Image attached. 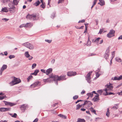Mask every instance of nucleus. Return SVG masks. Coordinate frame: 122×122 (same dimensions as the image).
<instances>
[{"mask_svg":"<svg viewBox=\"0 0 122 122\" xmlns=\"http://www.w3.org/2000/svg\"><path fill=\"white\" fill-rule=\"evenodd\" d=\"M105 91L104 89L99 90L97 91V95L99 96L101 95L103 93V94L104 95L103 93L106 94V93H105Z\"/></svg>","mask_w":122,"mask_h":122,"instance_id":"nucleus-9","label":"nucleus"},{"mask_svg":"<svg viewBox=\"0 0 122 122\" xmlns=\"http://www.w3.org/2000/svg\"><path fill=\"white\" fill-rule=\"evenodd\" d=\"M8 19H7L6 18H4L2 19L3 20H4L5 21H7L9 20Z\"/></svg>","mask_w":122,"mask_h":122,"instance_id":"nucleus-52","label":"nucleus"},{"mask_svg":"<svg viewBox=\"0 0 122 122\" xmlns=\"http://www.w3.org/2000/svg\"><path fill=\"white\" fill-rule=\"evenodd\" d=\"M21 82L20 80L15 77H14L13 80L9 83L10 86H12L15 85Z\"/></svg>","mask_w":122,"mask_h":122,"instance_id":"nucleus-4","label":"nucleus"},{"mask_svg":"<svg viewBox=\"0 0 122 122\" xmlns=\"http://www.w3.org/2000/svg\"><path fill=\"white\" fill-rule=\"evenodd\" d=\"M58 116L60 117H61L62 118H63L66 119V117L65 116L61 114H59L58 115Z\"/></svg>","mask_w":122,"mask_h":122,"instance_id":"nucleus-35","label":"nucleus"},{"mask_svg":"<svg viewBox=\"0 0 122 122\" xmlns=\"http://www.w3.org/2000/svg\"><path fill=\"white\" fill-rule=\"evenodd\" d=\"M33 78V76L31 75L29 76L27 78V81L29 82L30 80Z\"/></svg>","mask_w":122,"mask_h":122,"instance_id":"nucleus-34","label":"nucleus"},{"mask_svg":"<svg viewBox=\"0 0 122 122\" xmlns=\"http://www.w3.org/2000/svg\"><path fill=\"white\" fill-rule=\"evenodd\" d=\"M38 120V119L37 118H36L35 120H34L33 122H37Z\"/></svg>","mask_w":122,"mask_h":122,"instance_id":"nucleus-56","label":"nucleus"},{"mask_svg":"<svg viewBox=\"0 0 122 122\" xmlns=\"http://www.w3.org/2000/svg\"><path fill=\"white\" fill-rule=\"evenodd\" d=\"M10 108L2 107L0 108V111L1 112H5L10 110Z\"/></svg>","mask_w":122,"mask_h":122,"instance_id":"nucleus-15","label":"nucleus"},{"mask_svg":"<svg viewBox=\"0 0 122 122\" xmlns=\"http://www.w3.org/2000/svg\"><path fill=\"white\" fill-rule=\"evenodd\" d=\"M4 102L5 105H9L10 106H12L15 105V104L10 102H7L5 101H4Z\"/></svg>","mask_w":122,"mask_h":122,"instance_id":"nucleus-12","label":"nucleus"},{"mask_svg":"<svg viewBox=\"0 0 122 122\" xmlns=\"http://www.w3.org/2000/svg\"><path fill=\"white\" fill-rule=\"evenodd\" d=\"M109 50H107L104 54V57L106 59H107L109 56Z\"/></svg>","mask_w":122,"mask_h":122,"instance_id":"nucleus-13","label":"nucleus"},{"mask_svg":"<svg viewBox=\"0 0 122 122\" xmlns=\"http://www.w3.org/2000/svg\"><path fill=\"white\" fill-rule=\"evenodd\" d=\"M58 103H55V104H54L52 106L53 107H55L56 105H57L58 104Z\"/></svg>","mask_w":122,"mask_h":122,"instance_id":"nucleus-62","label":"nucleus"},{"mask_svg":"<svg viewBox=\"0 0 122 122\" xmlns=\"http://www.w3.org/2000/svg\"><path fill=\"white\" fill-rule=\"evenodd\" d=\"M85 20H84V19H83V20H80L78 22V23H84V22H85Z\"/></svg>","mask_w":122,"mask_h":122,"instance_id":"nucleus-48","label":"nucleus"},{"mask_svg":"<svg viewBox=\"0 0 122 122\" xmlns=\"http://www.w3.org/2000/svg\"><path fill=\"white\" fill-rule=\"evenodd\" d=\"M92 72V71H91L89 72L88 73V74L86 76V79L87 81L89 83H90L91 82L90 80L91 79V77H90V76L91 75Z\"/></svg>","mask_w":122,"mask_h":122,"instance_id":"nucleus-6","label":"nucleus"},{"mask_svg":"<svg viewBox=\"0 0 122 122\" xmlns=\"http://www.w3.org/2000/svg\"><path fill=\"white\" fill-rule=\"evenodd\" d=\"M117 106H114L112 108V109L113 110L117 109L118 108V105L117 104Z\"/></svg>","mask_w":122,"mask_h":122,"instance_id":"nucleus-41","label":"nucleus"},{"mask_svg":"<svg viewBox=\"0 0 122 122\" xmlns=\"http://www.w3.org/2000/svg\"><path fill=\"white\" fill-rule=\"evenodd\" d=\"M78 97V96L77 95H75L73 97V99L74 100H75L77 99Z\"/></svg>","mask_w":122,"mask_h":122,"instance_id":"nucleus-46","label":"nucleus"},{"mask_svg":"<svg viewBox=\"0 0 122 122\" xmlns=\"http://www.w3.org/2000/svg\"><path fill=\"white\" fill-rule=\"evenodd\" d=\"M19 1V0H14L13 2L14 5H17Z\"/></svg>","mask_w":122,"mask_h":122,"instance_id":"nucleus-32","label":"nucleus"},{"mask_svg":"<svg viewBox=\"0 0 122 122\" xmlns=\"http://www.w3.org/2000/svg\"><path fill=\"white\" fill-rule=\"evenodd\" d=\"M87 104L88 105H92L93 104L92 103H91V102L89 101H88Z\"/></svg>","mask_w":122,"mask_h":122,"instance_id":"nucleus-49","label":"nucleus"},{"mask_svg":"<svg viewBox=\"0 0 122 122\" xmlns=\"http://www.w3.org/2000/svg\"><path fill=\"white\" fill-rule=\"evenodd\" d=\"M101 39V38L100 37L98 38H95L93 39L92 41V42H96L97 43H98L100 39Z\"/></svg>","mask_w":122,"mask_h":122,"instance_id":"nucleus-16","label":"nucleus"},{"mask_svg":"<svg viewBox=\"0 0 122 122\" xmlns=\"http://www.w3.org/2000/svg\"><path fill=\"white\" fill-rule=\"evenodd\" d=\"M110 113L109 112V110L108 108L107 109V111L106 112V115L108 117L109 116Z\"/></svg>","mask_w":122,"mask_h":122,"instance_id":"nucleus-37","label":"nucleus"},{"mask_svg":"<svg viewBox=\"0 0 122 122\" xmlns=\"http://www.w3.org/2000/svg\"><path fill=\"white\" fill-rule=\"evenodd\" d=\"M52 71V68H49L46 70V74L48 75L51 73Z\"/></svg>","mask_w":122,"mask_h":122,"instance_id":"nucleus-18","label":"nucleus"},{"mask_svg":"<svg viewBox=\"0 0 122 122\" xmlns=\"http://www.w3.org/2000/svg\"><path fill=\"white\" fill-rule=\"evenodd\" d=\"M20 108L21 110L24 111L26 109V107L23 105L21 106Z\"/></svg>","mask_w":122,"mask_h":122,"instance_id":"nucleus-29","label":"nucleus"},{"mask_svg":"<svg viewBox=\"0 0 122 122\" xmlns=\"http://www.w3.org/2000/svg\"><path fill=\"white\" fill-rule=\"evenodd\" d=\"M41 71L42 72L44 73H45L46 74V71L45 70L41 69Z\"/></svg>","mask_w":122,"mask_h":122,"instance_id":"nucleus-53","label":"nucleus"},{"mask_svg":"<svg viewBox=\"0 0 122 122\" xmlns=\"http://www.w3.org/2000/svg\"><path fill=\"white\" fill-rule=\"evenodd\" d=\"M17 116V114L15 113L12 116V117H14L16 118Z\"/></svg>","mask_w":122,"mask_h":122,"instance_id":"nucleus-51","label":"nucleus"},{"mask_svg":"<svg viewBox=\"0 0 122 122\" xmlns=\"http://www.w3.org/2000/svg\"><path fill=\"white\" fill-rule=\"evenodd\" d=\"M118 94L120 95H122V92H118Z\"/></svg>","mask_w":122,"mask_h":122,"instance_id":"nucleus-64","label":"nucleus"},{"mask_svg":"<svg viewBox=\"0 0 122 122\" xmlns=\"http://www.w3.org/2000/svg\"><path fill=\"white\" fill-rule=\"evenodd\" d=\"M1 11L2 12H8V10L7 8L6 7L2 8Z\"/></svg>","mask_w":122,"mask_h":122,"instance_id":"nucleus-21","label":"nucleus"},{"mask_svg":"<svg viewBox=\"0 0 122 122\" xmlns=\"http://www.w3.org/2000/svg\"><path fill=\"white\" fill-rule=\"evenodd\" d=\"M76 73L75 72L69 71L67 72V75L68 76H71L76 75Z\"/></svg>","mask_w":122,"mask_h":122,"instance_id":"nucleus-10","label":"nucleus"},{"mask_svg":"<svg viewBox=\"0 0 122 122\" xmlns=\"http://www.w3.org/2000/svg\"><path fill=\"white\" fill-rule=\"evenodd\" d=\"M40 82L38 81H37L35 82L33 84L31 85L30 86V87L31 88H34L35 87L38 86L39 85H40Z\"/></svg>","mask_w":122,"mask_h":122,"instance_id":"nucleus-8","label":"nucleus"},{"mask_svg":"<svg viewBox=\"0 0 122 122\" xmlns=\"http://www.w3.org/2000/svg\"><path fill=\"white\" fill-rule=\"evenodd\" d=\"M40 0L41 3V5H40V7L44 9L46 7L45 2L43 0Z\"/></svg>","mask_w":122,"mask_h":122,"instance_id":"nucleus-17","label":"nucleus"},{"mask_svg":"<svg viewBox=\"0 0 122 122\" xmlns=\"http://www.w3.org/2000/svg\"><path fill=\"white\" fill-rule=\"evenodd\" d=\"M96 75L97 77H98L100 76V75L98 72H97L96 73Z\"/></svg>","mask_w":122,"mask_h":122,"instance_id":"nucleus-55","label":"nucleus"},{"mask_svg":"<svg viewBox=\"0 0 122 122\" xmlns=\"http://www.w3.org/2000/svg\"><path fill=\"white\" fill-rule=\"evenodd\" d=\"M112 59L115 56V52L114 51L112 52Z\"/></svg>","mask_w":122,"mask_h":122,"instance_id":"nucleus-40","label":"nucleus"},{"mask_svg":"<svg viewBox=\"0 0 122 122\" xmlns=\"http://www.w3.org/2000/svg\"><path fill=\"white\" fill-rule=\"evenodd\" d=\"M64 1V0H59L58 3V4L62 3Z\"/></svg>","mask_w":122,"mask_h":122,"instance_id":"nucleus-50","label":"nucleus"},{"mask_svg":"<svg viewBox=\"0 0 122 122\" xmlns=\"http://www.w3.org/2000/svg\"><path fill=\"white\" fill-rule=\"evenodd\" d=\"M4 55L5 56H7L8 55V53L6 51H5L4 52Z\"/></svg>","mask_w":122,"mask_h":122,"instance_id":"nucleus-61","label":"nucleus"},{"mask_svg":"<svg viewBox=\"0 0 122 122\" xmlns=\"http://www.w3.org/2000/svg\"><path fill=\"white\" fill-rule=\"evenodd\" d=\"M85 92V91L84 90H83L81 92V94H84Z\"/></svg>","mask_w":122,"mask_h":122,"instance_id":"nucleus-57","label":"nucleus"},{"mask_svg":"<svg viewBox=\"0 0 122 122\" xmlns=\"http://www.w3.org/2000/svg\"><path fill=\"white\" fill-rule=\"evenodd\" d=\"M87 102H88V101H85L84 102V103L83 104V105H85L86 104H87Z\"/></svg>","mask_w":122,"mask_h":122,"instance_id":"nucleus-60","label":"nucleus"},{"mask_svg":"<svg viewBox=\"0 0 122 122\" xmlns=\"http://www.w3.org/2000/svg\"><path fill=\"white\" fill-rule=\"evenodd\" d=\"M122 39V36H120L118 38V39L119 40Z\"/></svg>","mask_w":122,"mask_h":122,"instance_id":"nucleus-63","label":"nucleus"},{"mask_svg":"<svg viewBox=\"0 0 122 122\" xmlns=\"http://www.w3.org/2000/svg\"><path fill=\"white\" fill-rule=\"evenodd\" d=\"M103 42V40L102 39H101L100 40V41L99 42V44H102Z\"/></svg>","mask_w":122,"mask_h":122,"instance_id":"nucleus-58","label":"nucleus"},{"mask_svg":"<svg viewBox=\"0 0 122 122\" xmlns=\"http://www.w3.org/2000/svg\"><path fill=\"white\" fill-rule=\"evenodd\" d=\"M32 17V19L34 20L36 19V14H33L31 15Z\"/></svg>","mask_w":122,"mask_h":122,"instance_id":"nucleus-26","label":"nucleus"},{"mask_svg":"<svg viewBox=\"0 0 122 122\" xmlns=\"http://www.w3.org/2000/svg\"><path fill=\"white\" fill-rule=\"evenodd\" d=\"M40 3L41 2L39 0H38L33 4V5L36 6H37L39 5Z\"/></svg>","mask_w":122,"mask_h":122,"instance_id":"nucleus-23","label":"nucleus"},{"mask_svg":"<svg viewBox=\"0 0 122 122\" xmlns=\"http://www.w3.org/2000/svg\"><path fill=\"white\" fill-rule=\"evenodd\" d=\"M8 5L10 7L9 8V11L11 13L14 12L15 9V5H14V2L13 3L11 2H10Z\"/></svg>","mask_w":122,"mask_h":122,"instance_id":"nucleus-3","label":"nucleus"},{"mask_svg":"<svg viewBox=\"0 0 122 122\" xmlns=\"http://www.w3.org/2000/svg\"><path fill=\"white\" fill-rule=\"evenodd\" d=\"M99 0L100 3H99L98 4H100V5L101 6H102L104 5L105 2L104 1L102 0Z\"/></svg>","mask_w":122,"mask_h":122,"instance_id":"nucleus-24","label":"nucleus"},{"mask_svg":"<svg viewBox=\"0 0 122 122\" xmlns=\"http://www.w3.org/2000/svg\"><path fill=\"white\" fill-rule=\"evenodd\" d=\"M15 57V56L12 55H11L9 56V58L10 59H11L12 58H14Z\"/></svg>","mask_w":122,"mask_h":122,"instance_id":"nucleus-45","label":"nucleus"},{"mask_svg":"<svg viewBox=\"0 0 122 122\" xmlns=\"http://www.w3.org/2000/svg\"><path fill=\"white\" fill-rule=\"evenodd\" d=\"M90 111L94 113L96 115H97V114L96 113V111L92 107H91V108H90Z\"/></svg>","mask_w":122,"mask_h":122,"instance_id":"nucleus-25","label":"nucleus"},{"mask_svg":"<svg viewBox=\"0 0 122 122\" xmlns=\"http://www.w3.org/2000/svg\"><path fill=\"white\" fill-rule=\"evenodd\" d=\"M106 87V89L104 90L106 92V94H104V95H108V91H111L113 88V86L112 84L109 83V84H107L105 86Z\"/></svg>","mask_w":122,"mask_h":122,"instance_id":"nucleus-2","label":"nucleus"},{"mask_svg":"<svg viewBox=\"0 0 122 122\" xmlns=\"http://www.w3.org/2000/svg\"><path fill=\"white\" fill-rule=\"evenodd\" d=\"M79 122H85V121L83 119H81L79 118L78 119Z\"/></svg>","mask_w":122,"mask_h":122,"instance_id":"nucleus-36","label":"nucleus"},{"mask_svg":"<svg viewBox=\"0 0 122 122\" xmlns=\"http://www.w3.org/2000/svg\"><path fill=\"white\" fill-rule=\"evenodd\" d=\"M91 41L90 40V39H89V37H88V41L87 42V45L88 46H90L91 45Z\"/></svg>","mask_w":122,"mask_h":122,"instance_id":"nucleus-33","label":"nucleus"},{"mask_svg":"<svg viewBox=\"0 0 122 122\" xmlns=\"http://www.w3.org/2000/svg\"><path fill=\"white\" fill-rule=\"evenodd\" d=\"M7 67V65H3L2 67H1L0 70V74L1 75L3 71L5 69H6Z\"/></svg>","mask_w":122,"mask_h":122,"instance_id":"nucleus-11","label":"nucleus"},{"mask_svg":"<svg viewBox=\"0 0 122 122\" xmlns=\"http://www.w3.org/2000/svg\"><path fill=\"white\" fill-rule=\"evenodd\" d=\"M39 72V70H36L35 71L34 73H31V75H34L36 76L37 75V73Z\"/></svg>","mask_w":122,"mask_h":122,"instance_id":"nucleus-22","label":"nucleus"},{"mask_svg":"<svg viewBox=\"0 0 122 122\" xmlns=\"http://www.w3.org/2000/svg\"><path fill=\"white\" fill-rule=\"evenodd\" d=\"M116 61L119 62H122V60L119 58L117 57L115 58Z\"/></svg>","mask_w":122,"mask_h":122,"instance_id":"nucleus-28","label":"nucleus"},{"mask_svg":"<svg viewBox=\"0 0 122 122\" xmlns=\"http://www.w3.org/2000/svg\"><path fill=\"white\" fill-rule=\"evenodd\" d=\"M5 96H0V100H3L4 98L6 97Z\"/></svg>","mask_w":122,"mask_h":122,"instance_id":"nucleus-44","label":"nucleus"},{"mask_svg":"<svg viewBox=\"0 0 122 122\" xmlns=\"http://www.w3.org/2000/svg\"><path fill=\"white\" fill-rule=\"evenodd\" d=\"M87 95L88 96V97H93V94L92 93H89L87 94Z\"/></svg>","mask_w":122,"mask_h":122,"instance_id":"nucleus-30","label":"nucleus"},{"mask_svg":"<svg viewBox=\"0 0 122 122\" xmlns=\"http://www.w3.org/2000/svg\"><path fill=\"white\" fill-rule=\"evenodd\" d=\"M82 101V100H77V101H76V104L77 103H78V102H81V101Z\"/></svg>","mask_w":122,"mask_h":122,"instance_id":"nucleus-59","label":"nucleus"},{"mask_svg":"<svg viewBox=\"0 0 122 122\" xmlns=\"http://www.w3.org/2000/svg\"><path fill=\"white\" fill-rule=\"evenodd\" d=\"M81 107V106L79 105H77L76 107V110H78Z\"/></svg>","mask_w":122,"mask_h":122,"instance_id":"nucleus-43","label":"nucleus"},{"mask_svg":"<svg viewBox=\"0 0 122 122\" xmlns=\"http://www.w3.org/2000/svg\"><path fill=\"white\" fill-rule=\"evenodd\" d=\"M114 33L115 31L113 30H111L107 35V36L109 38H111L114 36Z\"/></svg>","mask_w":122,"mask_h":122,"instance_id":"nucleus-7","label":"nucleus"},{"mask_svg":"<svg viewBox=\"0 0 122 122\" xmlns=\"http://www.w3.org/2000/svg\"><path fill=\"white\" fill-rule=\"evenodd\" d=\"M99 100V96L97 95L95 96L93 99V101L95 102H96Z\"/></svg>","mask_w":122,"mask_h":122,"instance_id":"nucleus-20","label":"nucleus"},{"mask_svg":"<svg viewBox=\"0 0 122 122\" xmlns=\"http://www.w3.org/2000/svg\"><path fill=\"white\" fill-rule=\"evenodd\" d=\"M36 63H34L32 65V69H33L34 68H35L36 67Z\"/></svg>","mask_w":122,"mask_h":122,"instance_id":"nucleus-42","label":"nucleus"},{"mask_svg":"<svg viewBox=\"0 0 122 122\" xmlns=\"http://www.w3.org/2000/svg\"><path fill=\"white\" fill-rule=\"evenodd\" d=\"M66 75H65L63 76H61L59 77H58L57 76L53 75V74L50 75L49 76V77L47 79L44 80L45 82L47 81L49 82H51L52 80L50 78H52L54 79V80H57V81H60L62 80H66V78L65 77Z\"/></svg>","mask_w":122,"mask_h":122,"instance_id":"nucleus-1","label":"nucleus"},{"mask_svg":"<svg viewBox=\"0 0 122 122\" xmlns=\"http://www.w3.org/2000/svg\"><path fill=\"white\" fill-rule=\"evenodd\" d=\"M26 26H26V27L30 28L32 26V24L30 23H27L26 24Z\"/></svg>","mask_w":122,"mask_h":122,"instance_id":"nucleus-27","label":"nucleus"},{"mask_svg":"<svg viewBox=\"0 0 122 122\" xmlns=\"http://www.w3.org/2000/svg\"><path fill=\"white\" fill-rule=\"evenodd\" d=\"M97 0H94V2L93 4V5H92L91 7L92 9V7L95 5L97 3Z\"/></svg>","mask_w":122,"mask_h":122,"instance_id":"nucleus-39","label":"nucleus"},{"mask_svg":"<svg viewBox=\"0 0 122 122\" xmlns=\"http://www.w3.org/2000/svg\"><path fill=\"white\" fill-rule=\"evenodd\" d=\"M26 26H27L26 25V24H24L20 25L19 26V27L21 28L23 27H26Z\"/></svg>","mask_w":122,"mask_h":122,"instance_id":"nucleus-38","label":"nucleus"},{"mask_svg":"<svg viewBox=\"0 0 122 122\" xmlns=\"http://www.w3.org/2000/svg\"><path fill=\"white\" fill-rule=\"evenodd\" d=\"M103 30L102 29H101L99 31V33L100 34L102 33L103 32Z\"/></svg>","mask_w":122,"mask_h":122,"instance_id":"nucleus-54","label":"nucleus"},{"mask_svg":"<svg viewBox=\"0 0 122 122\" xmlns=\"http://www.w3.org/2000/svg\"><path fill=\"white\" fill-rule=\"evenodd\" d=\"M48 43H51V42L52 40H45Z\"/></svg>","mask_w":122,"mask_h":122,"instance_id":"nucleus-47","label":"nucleus"},{"mask_svg":"<svg viewBox=\"0 0 122 122\" xmlns=\"http://www.w3.org/2000/svg\"><path fill=\"white\" fill-rule=\"evenodd\" d=\"M26 18L27 19H32V17L31 16V15H28L26 16Z\"/></svg>","mask_w":122,"mask_h":122,"instance_id":"nucleus-31","label":"nucleus"},{"mask_svg":"<svg viewBox=\"0 0 122 122\" xmlns=\"http://www.w3.org/2000/svg\"><path fill=\"white\" fill-rule=\"evenodd\" d=\"M122 79V75H121L119 76L118 77L115 76L113 79V80H119Z\"/></svg>","mask_w":122,"mask_h":122,"instance_id":"nucleus-19","label":"nucleus"},{"mask_svg":"<svg viewBox=\"0 0 122 122\" xmlns=\"http://www.w3.org/2000/svg\"><path fill=\"white\" fill-rule=\"evenodd\" d=\"M25 56L27 58L29 57V60L32 59L33 58V57L32 56H30L29 54V52L28 51L26 52L25 53Z\"/></svg>","mask_w":122,"mask_h":122,"instance_id":"nucleus-14","label":"nucleus"},{"mask_svg":"<svg viewBox=\"0 0 122 122\" xmlns=\"http://www.w3.org/2000/svg\"><path fill=\"white\" fill-rule=\"evenodd\" d=\"M23 45L24 46L29 48L30 50L33 49L34 48L33 46L28 42L24 43L23 44Z\"/></svg>","mask_w":122,"mask_h":122,"instance_id":"nucleus-5","label":"nucleus"}]
</instances>
